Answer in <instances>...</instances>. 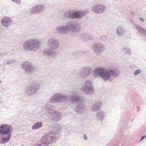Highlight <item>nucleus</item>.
<instances>
[{
	"instance_id": "f257e3e1",
	"label": "nucleus",
	"mask_w": 146,
	"mask_h": 146,
	"mask_svg": "<svg viewBox=\"0 0 146 146\" xmlns=\"http://www.w3.org/2000/svg\"><path fill=\"white\" fill-rule=\"evenodd\" d=\"M93 76L95 78L100 76L105 82L111 81L113 79L117 77L120 73L117 69L111 68L105 70L102 67H98L93 71Z\"/></svg>"
},
{
	"instance_id": "2eb2a0df",
	"label": "nucleus",
	"mask_w": 146,
	"mask_h": 146,
	"mask_svg": "<svg viewBox=\"0 0 146 146\" xmlns=\"http://www.w3.org/2000/svg\"><path fill=\"white\" fill-rule=\"evenodd\" d=\"M92 69L90 67L83 68L81 70L80 75L82 77H87L90 75L92 73Z\"/></svg>"
},
{
	"instance_id": "0eeeda50",
	"label": "nucleus",
	"mask_w": 146,
	"mask_h": 146,
	"mask_svg": "<svg viewBox=\"0 0 146 146\" xmlns=\"http://www.w3.org/2000/svg\"><path fill=\"white\" fill-rule=\"evenodd\" d=\"M88 10L74 11L70 10L66 11L64 14L65 17L70 19H79L83 18L88 13Z\"/></svg>"
},
{
	"instance_id": "cd10ccee",
	"label": "nucleus",
	"mask_w": 146,
	"mask_h": 146,
	"mask_svg": "<svg viewBox=\"0 0 146 146\" xmlns=\"http://www.w3.org/2000/svg\"><path fill=\"white\" fill-rule=\"evenodd\" d=\"M141 73V71L140 70L137 69L135 70L134 72V74L135 76H137V74Z\"/></svg>"
},
{
	"instance_id": "5701e85b",
	"label": "nucleus",
	"mask_w": 146,
	"mask_h": 146,
	"mask_svg": "<svg viewBox=\"0 0 146 146\" xmlns=\"http://www.w3.org/2000/svg\"><path fill=\"white\" fill-rule=\"evenodd\" d=\"M80 38L85 40L89 38L91 39H92L93 38V37L92 36L90 38L89 34L86 33H84L82 34L80 36Z\"/></svg>"
},
{
	"instance_id": "dca6fc26",
	"label": "nucleus",
	"mask_w": 146,
	"mask_h": 146,
	"mask_svg": "<svg viewBox=\"0 0 146 146\" xmlns=\"http://www.w3.org/2000/svg\"><path fill=\"white\" fill-rule=\"evenodd\" d=\"M93 47L94 51L97 53L102 52L104 49L105 46L104 45L100 43H94L93 45Z\"/></svg>"
},
{
	"instance_id": "412c9836",
	"label": "nucleus",
	"mask_w": 146,
	"mask_h": 146,
	"mask_svg": "<svg viewBox=\"0 0 146 146\" xmlns=\"http://www.w3.org/2000/svg\"><path fill=\"white\" fill-rule=\"evenodd\" d=\"M102 103L100 102H95L92 105V110L94 111H97L101 108Z\"/></svg>"
},
{
	"instance_id": "7ed1b4c3",
	"label": "nucleus",
	"mask_w": 146,
	"mask_h": 146,
	"mask_svg": "<svg viewBox=\"0 0 146 146\" xmlns=\"http://www.w3.org/2000/svg\"><path fill=\"white\" fill-rule=\"evenodd\" d=\"M12 129L9 125L3 123L0 125V143L4 144L9 141Z\"/></svg>"
},
{
	"instance_id": "473e14b6",
	"label": "nucleus",
	"mask_w": 146,
	"mask_h": 146,
	"mask_svg": "<svg viewBox=\"0 0 146 146\" xmlns=\"http://www.w3.org/2000/svg\"><path fill=\"white\" fill-rule=\"evenodd\" d=\"M44 144H43L41 142V143L38 144L36 146H44Z\"/></svg>"
},
{
	"instance_id": "f03ea898",
	"label": "nucleus",
	"mask_w": 146,
	"mask_h": 146,
	"mask_svg": "<svg viewBox=\"0 0 146 146\" xmlns=\"http://www.w3.org/2000/svg\"><path fill=\"white\" fill-rule=\"evenodd\" d=\"M70 95L71 99L70 101L77 104L75 108V111L78 113L81 114L86 110L85 106L84 105V98L78 96L77 93L75 91L71 92Z\"/></svg>"
},
{
	"instance_id": "c85d7f7f",
	"label": "nucleus",
	"mask_w": 146,
	"mask_h": 146,
	"mask_svg": "<svg viewBox=\"0 0 146 146\" xmlns=\"http://www.w3.org/2000/svg\"><path fill=\"white\" fill-rule=\"evenodd\" d=\"M12 1L16 3L17 4H19L21 0H11Z\"/></svg>"
},
{
	"instance_id": "f704fd0d",
	"label": "nucleus",
	"mask_w": 146,
	"mask_h": 146,
	"mask_svg": "<svg viewBox=\"0 0 146 146\" xmlns=\"http://www.w3.org/2000/svg\"><path fill=\"white\" fill-rule=\"evenodd\" d=\"M3 54L2 53V54H0V56H1V57L2 56H3Z\"/></svg>"
},
{
	"instance_id": "423d86ee",
	"label": "nucleus",
	"mask_w": 146,
	"mask_h": 146,
	"mask_svg": "<svg viewBox=\"0 0 146 146\" xmlns=\"http://www.w3.org/2000/svg\"><path fill=\"white\" fill-rule=\"evenodd\" d=\"M80 29V26L74 21L69 22L66 25L62 26L57 27L56 31L59 33H65L68 31H78Z\"/></svg>"
},
{
	"instance_id": "20e7f679",
	"label": "nucleus",
	"mask_w": 146,
	"mask_h": 146,
	"mask_svg": "<svg viewBox=\"0 0 146 146\" xmlns=\"http://www.w3.org/2000/svg\"><path fill=\"white\" fill-rule=\"evenodd\" d=\"M40 41L37 39H30L23 43V48L27 51L35 52L40 48Z\"/></svg>"
},
{
	"instance_id": "39448f33",
	"label": "nucleus",
	"mask_w": 146,
	"mask_h": 146,
	"mask_svg": "<svg viewBox=\"0 0 146 146\" xmlns=\"http://www.w3.org/2000/svg\"><path fill=\"white\" fill-rule=\"evenodd\" d=\"M55 127V130L57 131V132H50L44 134L41 139V142L43 144L52 145L57 140L56 135L57 134L58 132L60 129V126H58V129Z\"/></svg>"
},
{
	"instance_id": "9b49d317",
	"label": "nucleus",
	"mask_w": 146,
	"mask_h": 146,
	"mask_svg": "<svg viewBox=\"0 0 146 146\" xmlns=\"http://www.w3.org/2000/svg\"><path fill=\"white\" fill-rule=\"evenodd\" d=\"M21 66L27 74H30L35 70L34 66L29 62H23L21 64Z\"/></svg>"
},
{
	"instance_id": "6e6552de",
	"label": "nucleus",
	"mask_w": 146,
	"mask_h": 146,
	"mask_svg": "<svg viewBox=\"0 0 146 146\" xmlns=\"http://www.w3.org/2000/svg\"><path fill=\"white\" fill-rule=\"evenodd\" d=\"M39 83L34 81L26 87L24 92L29 96L36 93L40 89Z\"/></svg>"
},
{
	"instance_id": "b1692460",
	"label": "nucleus",
	"mask_w": 146,
	"mask_h": 146,
	"mask_svg": "<svg viewBox=\"0 0 146 146\" xmlns=\"http://www.w3.org/2000/svg\"><path fill=\"white\" fill-rule=\"evenodd\" d=\"M42 123L41 122H37L32 127L33 129H36L42 127Z\"/></svg>"
},
{
	"instance_id": "2f4dec72",
	"label": "nucleus",
	"mask_w": 146,
	"mask_h": 146,
	"mask_svg": "<svg viewBox=\"0 0 146 146\" xmlns=\"http://www.w3.org/2000/svg\"><path fill=\"white\" fill-rule=\"evenodd\" d=\"M83 137L84 139L85 140H86L87 139V137L86 135V134H84L83 136Z\"/></svg>"
},
{
	"instance_id": "72a5a7b5",
	"label": "nucleus",
	"mask_w": 146,
	"mask_h": 146,
	"mask_svg": "<svg viewBox=\"0 0 146 146\" xmlns=\"http://www.w3.org/2000/svg\"><path fill=\"white\" fill-rule=\"evenodd\" d=\"M140 20L142 21V22H144V20L143 19V18H142V17H140Z\"/></svg>"
},
{
	"instance_id": "aec40b11",
	"label": "nucleus",
	"mask_w": 146,
	"mask_h": 146,
	"mask_svg": "<svg viewBox=\"0 0 146 146\" xmlns=\"http://www.w3.org/2000/svg\"><path fill=\"white\" fill-rule=\"evenodd\" d=\"M52 101H50L49 100L48 102L46 104L45 107V109L48 111L49 114L51 112H54L56 108L55 106L52 104Z\"/></svg>"
},
{
	"instance_id": "f8f14e48",
	"label": "nucleus",
	"mask_w": 146,
	"mask_h": 146,
	"mask_svg": "<svg viewBox=\"0 0 146 146\" xmlns=\"http://www.w3.org/2000/svg\"><path fill=\"white\" fill-rule=\"evenodd\" d=\"M47 43L49 48L54 50H56L58 48L59 46L58 40L54 38L48 39Z\"/></svg>"
},
{
	"instance_id": "ddd939ff",
	"label": "nucleus",
	"mask_w": 146,
	"mask_h": 146,
	"mask_svg": "<svg viewBox=\"0 0 146 146\" xmlns=\"http://www.w3.org/2000/svg\"><path fill=\"white\" fill-rule=\"evenodd\" d=\"M45 6L43 4H37L32 7L30 10L32 14H36L42 13L44 10Z\"/></svg>"
},
{
	"instance_id": "a878e982",
	"label": "nucleus",
	"mask_w": 146,
	"mask_h": 146,
	"mask_svg": "<svg viewBox=\"0 0 146 146\" xmlns=\"http://www.w3.org/2000/svg\"><path fill=\"white\" fill-rule=\"evenodd\" d=\"M122 51L123 53L129 55L131 54L129 48H128L126 47L123 48L122 50Z\"/></svg>"
},
{
	"instance_id": "a211bd4d",
	"label": "nucleus",
	"mask_w": 146,
	"mask_h": 146,
	"mask_svg": "<svg viewBox=\"0 0 146 146\" xmlns=\"http://www.w3.org/2000/svg\"><path fill=\"white\" fill-rule=\"evenodd\" d=\"M1 23L2 25L5 27H7L11 24L12 21L11 19L8 17H5L1 20Z\"/></svg>"
},
{
	"instance_id": "f3484780",
	"label": "nucleus",
	"mask_w": 146,
	"mask_h": 146,
	"mask_svg": "<svg viewBox=\"0 0 146 146\" xmlns=\"http://www.w3.org/2000/svg\"><path fill=\"white\" fill-rule=\"evenodd\" d=\"M49 115L53 121H58L61 118V113L57 111L51 112Z\"/></svg>"
},
{
	"instance_id": "7c9ffc66",
	"label": "nucleus",
	"mask_w": 146,
	"mask_h": 146,
	"mask_svg": "<svg viewBox=\"0 0 146 146\" xmlns=\"http://www.w3.org/2000/svg\"><path fill=\"white\" fill-rule=\"evenodd\" d=\"M146 137V135H144L143 136H142L141 137V139H140V141L141 142L142 140L145 139Z\"/></svg>"
},
{
	"instance_id": "9d476101",
	"label": "nucleus",
	"mask_w": 146,
	"mask_h": 146,
	"mask_svg": "<svg viewBox=\"0 0 146 146\" xmlns=\"http://www.w3.org/2000/svg\"><path fill=\"white\" fill-rule=\"evenodd\" d=\"M82 89L84 93L88 95H92L94 92L92 82L89 80L85 82Z\"/></svg>"
},
{
	"instance_id": "c9c22d12",
	"label": "nucleus",
	"mask_w": 146,
	"mask_h": 146,
	"mask_svg": "<svg viewBox=\"0 0 146 146\" xmlns=\"http://www.w3.org/2000/svg\"><path fill=\"white\" fill-rule=\"evenodd\" d=\"M1 81H0V83H1Z\"/></svg>"
},
{
	"instance_id": "1a4fd4ad",
	"label": "nucleus",
	"mask_w": 146,
	"mask_h": 146,
	"mask_svg": "<svg viewBox=\"0 0 146 146\" xmlns=\"http://www.w3.org/2000/svg\"><path fill=\"white\" fill-rule=\"evenodd\" d=\"M68 98V96L66 94L59 92L54 94L50 100L53 103H59L66 100Z\"/></svg>"
},
{
	"instance_id": "4468645a",
	"label": "nucleus",
	"mask_w": 146,
	"mask_h": 146,
	"mask_svg": "<svg viewBox=\"0 0 146 146\" xmlns=\"http://www.w3.org/2000/svg\"><path fill=\"white\" fill-rule=\"evenodd\" d=\"M105 7L101 4L95 5L92 7V11L97 14L103 13L105 11Z\"/></svg>"
},
{
	"instance_id": "393cba45",
	"label": "nucleus",
	"mask_w": 146,
	"mask_h": 146,
	"mask_svg": "<svg viewBox=\"0 0 146 146\" xmlns=\"http://www.w3.org/2000/svg\"><path fill=\"white\" fill-rule=\"evenodd\" d=\"M97 115L98 119L102 120L104 117V113L102 111H100L97 113Z\"/></svg>"
},
{
	"instance_id": "bb28decb",
	"label": "nucleus",
	"mask_w": 146,
	"mask_h": 146,
	"mask_svg": "<svg viewBox=\"0 0 146 146\" xmlns=\"http://www.w3.org/2000/svg\"><path fill=\"white\" fill-rule=\"evenodd\" d=\"M16 62V61L14 59L11 60L10 61H8L6 62V64L8 65H10L13 64Z\"/></svg>"
},
{
	"instance_id": "c756f323",
	"label": "nucleus",
	"mask_w": 146,
	"mask_h": 146,
	"mask_svg": "<svg viewBox=\"0 0 146 146\" xmlns=\"http://www.w3.org/2000/svg\"><path fill=\"white\" fill-rule=\"evenodd\" d=\"M107 38V37L106 36H103L101 38V39L102 40L105 41L106 40Z\"/></svg>"
},
{
	"instance_id": "6ab92c4d",
	"label": "nucleus",
	"mask_w": 146,
	"mask_h": 146,
	"mask_svg": "<svg viewBox=\"0 0 146 146\" xmlns=\"http://www.w3.org/2000/svg\"><path fill=\"white\" fill-rule=\"evenodd\" d=\"M42 53L45 55L48 56L53 57L56 55V53L53 50L50 48H45L42 51Z\"/></svg>"
},
{
	"instance_id": "4be33fe9",
	"label": "nucleus",
	"mask_w": 146,
	"mask_h": 146,
	"mask_svg": "<svg viewBox=\"0 0 146 146\" xmlns=\"http://www.w3.org/2000/svg\"><path fill=\"white\" fill-rule=\"evenodd\" d=\"M117 34L119 36H122L124 34L125 31L123 30V27L121 26H119L116 30Z\"/></svg>"
}]
</instances>
